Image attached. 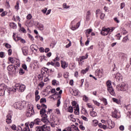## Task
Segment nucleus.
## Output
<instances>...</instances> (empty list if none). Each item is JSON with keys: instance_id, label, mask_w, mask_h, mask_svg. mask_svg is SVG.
<instances>
[{"instance_id": "1", "label": "nucleus", "mask_w": 131, "mask_h": 131, "mask_svg": "<svg viewBox=\"0 0 131 131\" xmlns=\"http://www.w3.org/2000/svg\"><path fill=\"white\" fill-rule=\"evenodd\" d=\"M13 88L10 89V90L8 88V86L6 85L5 83H2L0 84V96H4V95H7V96H9L10 95V93L11 92H13L11 91Z\"/></svg>"}, {"instance_id": "2", "label": "nucleus", "mask_w": 131, "mask_h": 131, "mask_svg": "<svg viewBox=\"0 0 131 131\" xmlns=\"http://www.w3.org/2000/svg\"><path fill=\"white\" fill-rule=\"evenodd\" d=\"M41 107L42 108L41 111H40V114L42 118L41 121L43 122H47V121H48V115L46 114L47 113V111L46 110V109H47V105L45 104H42Z\"/></svg>"}, {"instance_id": "3", "label": "nucleus", "mask_w": 131, "mask_h": 131, "mask_svg": "<svg viewBox=\"0 0 131 131\" xmlns=\"http://www.w3.org/2000/svg\"><path fill=\"white\" fill-rule=\"evenodd\" d=\"M15 88H13L11 91H13L14 93H16L17 90L18 92H23L25 91V89H26V86L24 84L16 83L15 85Z\"/></svg>"}, {"instance_id": "4", "label": "nucleus", "mask_w": 131, "mask_h": 131, "mask_svg": "<svg viewBox=\"0 0 131 131\" xmlns=\"http://www.w3.org/2000/svg\"><path fill=\"white\" fill-rule=\"evenodd\" d=\"M36 131H51V127L43 125L36 127Z\"/></svg>"}, {"instance_id": "5", "label": "nucleus", "mask_w": 131, "mask_h": 131, "mask_svg": "<svg viewBox=\"0 0 131 131\" xmlns=\"http://www.w3.org/2000/svg\"><path fill=\"white\" fill-rule=\"evenodd\" d=\"M7 70L12 73H16V72H18L19 69H18V67L11 64L8 66Z\"/></svg>"}, {"instance_id": "6", "label": "nucleus", "mask_w": 131, "mask_h": 131, "mask_svg": "<svg viewBox=\"0 0 131 131\" xmlns=\"http://www.w3.org/2000/svg\"><path fill=\"white\" fill-rule=\"evenodd\" d=\"M13 106L15 109H19V110H22L24 108V104L21 102H15Z\"/></svg>"}, {"instance_id": "7", "label": "nucleus", "mask_w": 131, "mask_h": 131, "mask_svg": "<svg viewBox=\"0 0 131 131\" xmlns=\"http://www.w3.org/2000/svg\"><path fill=\"white\" fill-rule=\"evenodd\" d=\"M113 31V30H111L110 28H103L101 32V34L102 35H108V34L109 32H112Z\"/></svg>"}, {"instance_id": "8", "label": "nucleus", "mask_w": 131, "mask_h": 131, "mask_svg": "<svg viewBox=\"0 0 131 131\" xmlns=\"http://www.w3.org/2000/svg\"><path fill=\"white\" fill-rule=\"evenodd\" d=\"M34 114V111L33 110V107H31V108H29L26 113V115L28 117H31L32 115Z\"/></svg>"}, {"instance_id": "9", "label": "nucleus", "mask_w": 131, "mask_h": 131, "mask_svg": "<svg viewBox=\"0 0 131 131\" xmlns=\"http://www.w3.org/2000/svg\"><path fill=\"white\" fill-rule=\"evenodd\" d=\"M113 77L116 78L117 81H122V76L119 73H117L116 75H114Z\"/></svg>"}, {"instance_id": "10", "label": "nucleus", "mask_w": 131, "mask_h": 131, "mask_svg": "<svg viewBox=\"0 0 131 131\" xmlns=\"http://www.w3.org/2000/svg\"><path fill=\"white\" fill-rule=\"evenodd\" d=\"M107 124L108 125V128L111 129V128H113L115 126V123L114 122L112 121L111 120H107Z\"/></svg>"}, {"instance_id": "11", "label": "nucleus", "mask_w": 131, "mask_h": 131, "mask_svg": "<svg viewBox=\"0 0 131 131\" xmlns=\"http://www.w3.org/2000/svg\"><path fill=\"white\" fill-rule=\"evenodd\" d=\"M6 117H7V119H6L7 123H8V124L11 123L12 122V115H11V113H8Z\"/></svg>"}, {"instance_id": "12", "label": "nucleus", "mask_w": 131, "mask_h": 131, "mask_svg": "<svg viewBox=\"0 0 131 131\" xmlns=\"http://www.w3.org/2000/svg\"><path fill=\"white\" fill-rule=\"evenodd\" d=\"M21 50L24 56H27L28 55V48L27 47H23Z\"/></svg>"}, {"instance_id": "13", "label": "nucleus", "mask_w": 131, "mask_h": 131, "mask_svg": "<svg viewBox=\"0 0 131 131\" xmlns=\"http://www.w3.org/2000/svg\"><path fill=\"white\" fill-rule=\"evenodd\" d=\"M107 91L112 95V96H114L115 95V92L114 91V89L113 87H107Z\"/></svg>"}, {"instance_id": "14", "label": "nucleus", "mask_w": 131, "mask_h": 131, "mask_svg": "<svg viewBox=\"0 0 131 131\" xmlns=\"http://www.w3.org/2000/svg\"><path fill=\"white\" fill-rule=\"evenodd\" d=\"M120 90L122 92H125L127 90V85L123 83L120 85Z\"/></svg>"}, {"instance_id": "15", "label": "nucleus", "mask_w": 131, "mask_h": 131, "mask_svg": "<svg viewBox=\"0 0 131 131\" xmlns=\"http://www.w3.org/2000/svg\"><path fill=\"white\" fill-rule=\"evenodd\" d=\"M118 113V112H117V110H115L114 111L112 112V117H114V118H119V117L117 116Z\"/></svg>"}, {"instance_id": "16", "label": "nucleus", "mask_w": 131, "mask_h": 131, "mask_svg": "<svg viewBox=\"0 0 131 131\" xmlns=\"http://www.w3.org/2000/svg\"><path fill=\"white\" fill-rule=\"evenodd\" d=\"M41 121H42L41 119L40 120L39 118H37L34 120V123L36 125H39V124H41Z\"/></svg>"}, {"instance_id": "17", "label": "nucleus", "mask_w": 131, "mask_h": 131, "mask_svg": "<svg viewBox=\"0 0 131 131\" xmlns=\"http://www.w3.org/2000/svg\"><path fill=\"white\" fill-rule=\"evenodd\" d=\"M75 110L74 113L76 115H79V105H77L76 107L74 108Z\"/></svg>"}, {"instance_id": "18", "label": "nucleus", "mask_w": 131, "mask_h": 131, "mask_svg": "<svg viewBox=\"0 0 131 131\" xmlns=\"http://www.w3.org/2000/svg\"><path fill=\"white\" fill-rule=\"evenodd\" d=\"M9 26L11 28H13V29H16L17 28V25L14 23H9Z\"/></svg>"}, {"instance_id": "19", "label": "nucleus", "mask_w": 131, "mask_h": 131, "mask_svg": "<svg viewBox=\"0 0 131 131\" xmlns=\"http://www.w3.org/2000/svg\"><path fill=\"white\" fill-rule=\"evenodd\" d=\"M96 75H97V76H100V77H101V76H102V72H101V70L100 69H97L96 71V73H95Z\"/></svg>"}, {"instance_id": "20", "label": "nucleus", "mask_w": 131, "mask_h": 131, "mask_svg": "<svg viewBox=\"0 0 131 131\" xmlns=\"http://www.w3.org/2000/svg\"><path fill=\"white\" fill-rule=\"evenodd\" d=\"M49 71V69L47 68H43L41 70V73L42 74H43L45 73H48V72Z\"/></svg>"}, {"instance_id": "21", "label": "nucleus", "mask_w": 131, "mask_h": 131, "mask_svg": "<svg viewBox=\"0 0 131 131\" xmlns=\"http://www.w3.org/2000/svg\"><path fill=\"white\" fill-rule=\"evenodd\" d=\"M61 67L63 69H65V68H66V67H68V64H67V63H66V62L62 61L61 62Z\"/></svg>"}, {"instance_id": "22", "label": "nucleus", "mask_w": 131, "mask_h": 131, "mask_svg": "<svg viewBox=\"0 0 131 131\" xmlns=\"http://www.w3.org/2000/svg\"><path fill=\"white\" fill-rule=\"evenodd\" d=\"M72 105L73 108H74V109H75V108H76V107H77V106H78V104H77V102H76V101H75L72 102Z\"/></svg>"}, {"instance_id": "23", "label": "nucleus", "mask_w": 131, "mask_h": 131, "mask_svg": "<svg viewBox=\"0 0 131 131\" xmlns=\"http://www.w3.org/2000/svg\"><path fill=\"white\" fill-rule=\"evenodd\" d=\"M36 48H37V46L34 45H32L30 47V48L32 50V51H33V50H34V51L37 52V49H36Z\"/></svg>"}, {"instance_id": "24", "label": "nucleus", "mask_w": 131, "mask_h": 131, "mask_svg": "<svg viewBox=\"0 0 131 131\" xmlns=\"http://www.w3.org/2000/svg\"><path fill=\"white\" fill-rule=\"evenodd\" d=\"M92 111H93L90 112L91 116H92V117H96V116H97V113H96V112H94V109H93Z\"/></svg>"}, {"instance_id": "25", "label": "nucleus", "mask_w": 131, "mask_h": 131, "mask_svg": "<svg viewBox=\"0 0 131 131\" xmlns=\"http://www.w3.org/2000/svg\"><path fill=\"white\" fill-rule=\"evenodd\" d=\"M13 39L15 40V41H18V40H21V38L18 36L16 37H16H15V33H13Z\"/></svg>"}, {"instance_id": "26", "label": "nucleus", "mask_w": 131, "mask_h": 131, "mask_svg": "<svg viewBox=\"0 0 131 131\" xmlns=\"http://www.w3.org/2000/svg\"><path fill=\"white\" fill-rule=\"evenodd\" d=\"M37 25L39 26L40 30H43V25L39 24L38 22L37 23Z\"/></svg>"}, {"instance_id": "27", "label": "nucleus", "mask_w": 131, "mask_h": 131, "mask_svg": "<svg viewBox=\"0 0 131 131\" xmlns=\"http://www.w3.org/2000/svg\"><path fill=\"white\" fill-rule=\"evenodd\" d=\"M8 60L12 64H14V63H15V58L13 57H9L8 58Z\"/></svg>"}, {"instance_id": "28", "label": "nucleus", "mask_w": 131, "mask_h": 131, "mask_svg": "<svg viewBox=\"0 0 131 131\" xmlns=\"http://www.w3.org/2000/svg\"><path fill=\"white\" fill-rule=\"evenodd\" d=\"M83 101L86 103H88V101H89V97L85 95L83 96Z\"/></svg>"}, {"instance_id": "29", "label": "nucleus", "mask_w": 131, "mask_h": 131, "mask_svg": "<svg viewBox=\"0 0 131 131\" xmlns=\"http://www.w3.org/2000/svg\"><path fill=\"white\" fill-rule=\"evenodd\" d=\"M106 84L107 85V88H110L112 86V83H111V81H110V80H108L106 82Z\"/></svg>"}, {"instance_id": "30", "label": "nucleus", "mask_w": 131, "mask_h": 131, "mask_svg": "<svg viewBox=\"0 0 131 131\" xmlns=\"http://www.w3.org/2000/svg\"><path fill=\"white\" fill-rule=\"evenodd\" d=\"M38 78L40 80H42V79H43V74L41 73V74H39L38 75Z\"/></svg>"}, {"instance_id": "31", "label": "nucleus", "mask_w": 131, "mask_h": 131, "mask_svg": "<svg viewBox=\"0 0 131 131\" xmlns=\"http://www.w3.org/2000/svg\"><path fill=\"white\" fill-rule=\"evenodd\" d=\"M5 48L7 49H11L12 48V46L11 45L9 44L8 43H6L5 46Z\"/></svg>"}, {"instance_id": "32", "label": "nucleus", "mask_w": 131, "mask_h": 131, "mask_svg": "<svg viewBox=\"0 0 131 131\" xmlns=\"http://www.w3.org/2000/svg\"><path fill=\"white\" fill-rule=\"evenodd\" d=\"M53 85H58V82H57L56 80H53L52 81Z\"/></svg>"}, {"instance_id": "33", "label": "nucleus", "mask_w": 131, "mask_h": 131, "mask_svg": "<svg viewBox=\"0 0 131 131\" xmlns=\"http://www.w3.org/2000/svg\"><path fill=\"white\" fill-rule=\"evenodd\" d=\"M87 58H88V56L86 57L83 56L80 57L79 58V60L80 62H81V61H82V60H84V59H87Z\"/></svg>"}, {"instance_id": "34", "label": "nucleus", "mask_w": 131, "mask_h": 131, "mask_svg": "<svg viewBox=\"0 0 131 131\" xmlns=\"http://www.w3.org/2000/svg\"><path fill=\"white\" fill-rule=\"evenodd\" d=\"M46 102H47V99L46 98H41L40 100V103H41V104H42V103H46Z\"/></svg>"}, {"instance_id": "35", "label": "nucleus", "mask_w": 131, "mask_h": 131, "mask_svg": "<svg viewBox=\"0 0 131 131\" xmlns=\"http://www.w3.org/2000/svg\"><path fill=\"white\" fill-rule=\"evenodd\" d=\"M78 95V91L77 90H74L73 92V96H77Z\"/></svg>"}, {"instance_id": "36", "label": "nucleus", "mask_w": 131, "mask_h": 131, "mask_svg": "<svg viewBox=\"0 0 131 131\" xmlns=\"http://www.w3.org/2000/svg\"><path fill=\"white\" fill-rule=\"evenodd\" d=\"M68 112H70V113L73 112V107L72 106H69Z\"/></svg>"}, {"instance_id": "37", "label": "nucleus", "mask_w": 131, "mask_h": 131, "mask_svg": "<svg viewBox=\"0 0 131 131\" xmlns=\"http://www.w3.org/2000/svg\"><path fill=\"white\" fill-rule=\"evenodd\" d=\"M25 73V71L23 70V69H19V74H20V75H23V74H24Z\"/></svg>"}, {"instance_id": "38", "label": "nucleus", "mask_w": 131, "mask_h": 131, "mask_svg": "<svg viewBox=\"0 0 131 131\" xmlns=\"http://www.w3.org/2000/svg\"><path fill=\"white\" fill-rule=\"evenodd\" d=\"M19 1H17L16 2V5L15 6V8L17 9V11L19 10Z\"/></svg>"}, {"instance_id": "39", "label": "nucleus", "mask_w": 131, "mask_h": 131, "mask_svg": "<svg viewBox=\"0 0 131 131\" xmlns=\"http://www.w3.org/2000/svg\"><path fill=\"white\" fill-rule=\"evenodd\" d=\"M100 9H98L96 10V17L98 18V17H99V15L98 14H101Z\"/></svg>"}, {"instance_id": "40", "label": "nucleus", "mask_w": 131, "mask_h": 131, "mask_svg": "<svg viewBox=\"0 0 131 131\" xmlns=\"http://www.w3.org/2000/svg\"><path fill=\"white\" fill-rule=\"evenodd\" d=\"M7 14H8V12H7L6 11H3L1 13V17H5V16H6V15H7Z\"/></svg>"}, {"instance_id": "41", "label": "nucleus", "mask_w": 131, "mask_h": 131, "mask_svg": "<svg viewBox=\"0 0 131 131\" xmlns=\"http://www.w3.org/2000/svg\"><path fill=\"white\" fill-rule=\"evenodd\" d=\"M104 18H105V14L103 13H100V19L101 20H103Z\"/></svg>"}, {"instance_id": "42", "label": "nucleus", "mask_w": 131, "mask_h": 131, "mask_svg": "<svg viewBox=\"0 0 131 131\" xmlns=\"http://www.w3.org/2000/svg\"><path fill=\"white\" fill-rule=\"evenodd\" d=\"M55 113L57 114V115H61V113L60 112V110L56 109L55 111Z\"/></svg>"}, {"instance_id": "43", "label": "nucleus", "mask_w": 131, "mask_h": 131, "mask_svg": "<svg viewBox=\"0 0 131 131\" xmlns=\"http://www.w3.org/2000/svg\"><path fill=\"white\" fill-rule=\"evenodd\" d=\"M113 101L115 103H116L117 104H119V100L116 98H113Z\"/></svg>"}, {"instance_id": "44", "label": "nucleus", "mask_w": 131, "mask_h": 131, "mask_svg": "<svg viewBox=\"0 0 131 131\" xmlns=\"http://www.w3.org/2000/svg\"><path fill=\"white\" fill-rule=\"evenodd\" d=\"M11 128L13 129V130H16L17 129V126H16V125L13 124L11 126Z\"/></svg>"}, {"instance_id": "45", "label": "nucleus", "mask_w": 131, "mask_h": 131, "mask_svg": "<svg viewBox=\"0 0 131 131\" xmlns=\"http://www.w3.org/2000/svg\"><path fill=\"white\" fill-rule=\"evenodd\" d=\"M22 68H23V69H24V70L27 71V66H26L25 64H22Z\"/></svg>"}, {"instance_id": "46", "label": "nucleus", "mask_w": 131, "mask_h": 131, "mask_svg": "<svg viewBox=\"0 0 131 131\" xmlns=\"http://www.w3.org/2000/svg\"><path fill=\"white\" fill-rule=\"evenodd\" d=\"M39 99H40V96L39 95H36L35 96V101H36V102L38 101Z\"/></svg>"}, {"instance_id": "47", "label": "nucleus", "mask_w": 131, "mask_h": 131, "mask_svg": "<svg viewBox=\"0 0 131 131\" xmlns=\"http://www.w3.org/2000/svg\"><path fill=\"white\" fill-rule=\"evenodd\" d=\"M55 63V67H60V62L56 61Z\"/></svg>"}, {"instance_id": "48", "label": "nucleus", "mask_w": 131, "mask_h": 131, "mask_svg": "<svg viewBox=\"0 0 131 131\" xmlns=\"http://www.w3.org/2000/svg\"><path fill=\"white\" fill-rule=\"evenodd\" d=\"M93 31V29H89L86 30V33H87L88 34H90Z\"/></svg>"}, {"instance_id": "49", "label": "nucleus", "mask_w": 131, "mask_h": 131, "mask_svg": "<svg viewBox=\"0 0 131 131\" xmlns=\"http://www.w3.org/2000/svg\"><path fill=\"white\" fill-rule=\"evenodd\" d=\"M102 102L104 103V105H107L108 103L107 102V99L106 98L102 99Z\"/></svg>"}, {"instance_id": "50", "label": "nucleus", "mask_w": 131, "mask_h": 131, "mask_svg": "<svg viewBox=\"0 0 131 131\" xmlns=\"http://www.w3.org/2000/svg\"><path fill=\"white\" fill-rule=\"evenodd\" d=\"M47 65H52V66H55V62L51 61V62H48L47 63Z\"/></svg>"}, {"instance_id": "51", "label": "nucleus", "mask_w": 131, "mask_h": 131, "mask_svg": "<svg viewBox=\"0 0 131 131\" xmlns=\"http://www.w3.org/2000/svg\"><path fill=\"white\" fill-rule=\"evenodd\" d=\"M81 118L83 119L84 121H89V119H88V118H86L84 116H82Z\"/></svg>"}, {"instance_id": "52", "label": "nucleus", "mask_w": 131, "mask_h": 131, "mask_svg": "<svg viewBox=\"0 0 131 131\" xmlns=\"http://www.w3.org/2000/svg\"><path fill=\"white\" fill-rule=\"evenodd\" d=\"M31 18H32V15H31V14H29L27 16V19H28V20H30V19H31Z\"/></svg>"}, {"instance_id": "53", "label": "nucleus", "mask_w": 131, "mask_h": 131, "mask_svg": "<svg viewBox=\"0 0 131 131\" xmlns=\"http://www.w3.org/2000/svg\"><path fill=\"white\" fill-rule=\"evenodd\" d=\"M127 39H128V37H127V36H126L125 37L123 38V40H122V41L123 42H125L126 41H127Z\"/></svg>"}, {"instance_id": "54", "label": "nucleus", "mask_w": 131, "mask_h": 131, "mask_svg": "<svg viewBox=\"0 0 131 131\" xmlns=\"http://www.w3.org/2000/svg\"><path fill=\"white\" fill-rule=\"evenodd\" d=\"M124 7H125V3H122L121 4V6H120V8L121 9H123V8H124Z\"/></svg>"}, {"instance_id": "55", "label": "nucleus", "mask_w": 131, "mask_h": 131, "mask_svg": "<svg viewBox=\"0 0 131 131\" xmlns=\"http://www.w3.org/2000/svg\"><path fill=\"white\" fill-rule=\"evenodd\" d=\"M12 49H9L8 50V55L9 56H11V55H12Z\"/></svg>"}, {"instance_id": "56", "label": "nucleus", "mask_w": 131, "mask_h": 131, "mask_svg": "<svg viewBox=\"0 0 131 131\" xmlns=\"http://www.w3.org/2000/svg\"><path fill=\"white\" fill-rule=\"evenodd\" d=\"M93 102H94L95 105H97V106H100V103H99L98 101L93 100Z\"/></svg>"}, {"instance_id": "57", "label": "nucleus", "mask_w": 131, "mask_h": 131, "mask_svg": "<svg viewBox=\"0 0 131 131\" xmlns=\"http://www.w3.org/2000/svg\"><path fill=\"white\" fill-rule=\"evenodd\" d=\"M34 124H35L34 123V122H31L30 123V126L31 127V128H32L33 127V125H34Z\"/></svg>"}, {"instance_id": "58", "label": "nucleus", "mask_w": 131, "mask_h": 131, "mask_svg": "<svg viewBox=\"0 0 131 131\" xmlns=\"http://www.w3.org/2000/svg\"><path fill=\"white\" fill-rule=\"evenodd\" d=\"M39 50L40 52V53H43V52H45V49L42 47H40Z\"/></svg>"}, {"instance_id": "59", "label": "nucleus", "mask_w": 131, "mask_h": 131, "mask_svg": "<svg viewBox=\"0 0 131 131\" xmlns=\"http://www.w3.org/2000/svg\"><path fill=\"white\" fill-rule=\"evenodd\" d=\"M5 55V53L4 52H0V58H4V56Z\"/></svg>"}, {"instance_id": "60", "label": "nucleus", "mask_w": 131, "mask_h": 131, "mask_svg": "<svg viewBox=\"0 0 131 131\" xmlns=\"http://www.w3.org/2000/svg\"><path fill=\"white\" fill-rule=\"evenodd\" d=\"M130 108V106L129 105H127L125 106V109L126 110V111H128Z\"/></svg>"}, {"instance_id": "61", "label": "nucleus", "mask_w": 131, "mask_h": 131, "mask_svg": "<svg viewBox=\"0 0 131 131\" xmlns=\"http://www.w3.org/2000/svg\"><path fill=\"white\" fill-rule=\"evenodd\" d=\"M50 119L51 120L53 121L54 122H55V118H54V116L52 115V116H50Z\"/></svg>"}, {"instance_id": "62", "label": "nucleus", "mask_w": 131, "mask_h": 131, "mask_svg": "<svg viewBox=\"0 0 131 131\" xmlns=\"http://www.w3.org/2000/svg\"><path fill=\"white\" fill-rule=\"evenodd\" d=\"M119 129L120 130H124V126L123 125H121L119 127Z\"/></svg>"}, {"instance_id": "63", "label": "nucleus", "mask_w": 131, "mask_h": 131, "mask_svg": "<svg viewBox=\"0 0 131 131\" xmlns=\"http://www.w3.org/2000/svg\"><path fill=\"white\" fill-rule=\"evenodd\" d=\"M114 20L115 22H116V23H119V20H118V18H117V17H115L114 18Z\"/></svg>"}, {"instance_id": "64", "label": "nucleus", "mask_w": 131, "mask_h": 131, "mask_svg": "<svg viewBox=\"0 0 131 131\" xmlns=\"http://www.w3.org/2000/svg\"><path fill=\"white\" fill-rule=\"evenodd\" d=\"M93 123H94V124H95L94 125H97V124H98V120H94L93 121Z\"/></svg>"}]
</instances>
